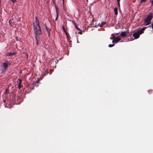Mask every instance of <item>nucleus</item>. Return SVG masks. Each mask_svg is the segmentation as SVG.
<instances>
[{
	"instance_id": "obj_1",
	"label": "nucleus",
	"mask_w": 153,
	"mask_h": 153,
	"mask_svg": "<svg viewBox=\"0 0 153 153\" xmlns=\"http://www.w3.org/2000/svg\"><path fill=\"white\" fill-rule=\"evenodd\" d=\"M33 26L35 28L34 31L36 34L35 36V38L36 40V43L38 44L39 37V36L41 34V30H38L37 28H36V27H35L34 23L33 24Z\"/></svg>"
},
{
	"instance_id": "obj_2",
	"label": "nucleus",
	"mask_w": 153,
	"mask_h": 153,
	"mask_svg": "<svg viewBox=\"0 0 153 153\" xmlns=\"http://www.w3.org/2000/svg\"><path fill=\"white\" fill-rule=\"evenodd\" d=\"M153 16L151 15H148L147 18L144 19L146 24L145 25L146 26L149 25L150 23V21L152 19Z\"/></svg>"
},
{
	"instance_id": "obj_3",
	"label": "nucleus",
	"mask_w": 153,
	"mask_h": 153,
	"mask_svg": "<svg viewBox=\"0 0 153 153\" xmlns=\"http://www.w3.org/2000/svg\"><path fill=\"white\" fill-rule=\"evenodd\" d=\"M11 63L10 61H6L2 65L3 68L4 69V71H6L8 67L10 65Z\"/></svg>"
},
{
	"instance_id": "obj_4",
	"label": "nucleus",
	"mask_w": 153,
	"mask_h": 153,
	"mask_svg": "<svg viewBox=\"0 0 153 153\" xmlns=\"http://www.w3.org/2000/svg\"><path fill=\"white\" fill-rule=\"evenodd\" d=\"M36 21L35 22L36 23V27L38 29V30H41V27L39 25V20L38 19L37 17H35Z\"/></svg>"
},
{
	"instance_id": "obj_5",
	"label": "nucleus",
	"mask_w": 153,
	"mask_h": 153,
	"mask_svg": "<svg viewBox=\"0 0 153 153\" xmlns=\"http://www.w3.org/2000/svg\"><path fill=\"white\" fill-rule=\"evenodd\" d=\"M121 39V38L119 37L114 38L112 41V43H116Z\"/></svg>"
},
{
	"instance_id": "obj_6",
	"label": "nucleus",
	"mask_w": 153,
	"mask_h": 153,
	"mask_svg": "<svg viewBox=\"0 0 153 153\" xmlns=\"http://www.w3.org/2000/svg\"><path fill=\"white\" fill-rule=\"evenodd\" d=\"M128 33V32H126L125 31L122 32L120 35V36L122 37H124L126 36V34Z\"/></svg>"
},
{
	"instance_id": "obj_7",
	"label": "nucleus",
	"mask_w": 153,
	"mask_h": 153,
	"mask_svg": "<svg viewBox=\"0 0 153 153\" xmlns=\"http://www.w3.org/2000/svg\"><path fill=\"white\" fill-rule=\"evenodd\" d=\"M133 36L135 39L138 38L140 37V35L137 32L133 34Z\"/></svg>"
},
{
	"instance_id": "obj_8",
	"label": "nucleus",
	"mask_w": 153,
	"mask_h": 153,
	"mask_svg": "<svg viewBox=\"0 0 153 153\" xmlns=\"http://www.w3.org/2000/svg\"><path fill=\"white\" fill-rule=\"evenodd\" d=\"M46 29L48 33V36H49L50 34L51 29L47 27H46Z\"/></svg>"
},
{
	"instance_id": "obj_9",
	"label": "nucleus",
	"mask_w": 153,
	"mask_h": 153,
	"mask_svg": "<svg viewBox=\"0 0 153 153\" xmlns=\"http://www.w3.org/2000/svg\"><path fill=\"white\" fill-rule=\"evenodd\" d=\"M114 13L117 16L118 14V9L117 7H115L114 8Z\"/></svg>"
},
{
	"instance_id": "obj_10",
	"label": "nucleus",
	"mask_w": 153,
	"mask_h": 153,
	"mask_svg": "<svg viewBox=\"0 0 153 153\" xmlns=\"http://www.w3.org/2000/svg\"><path fill=\"white\" fill-rule=\"evenodd\" d=\"M55 7L56 10V12H59V7L56 3H55Z\"/></svg>"
},
{
	"instance_id": "obj_11",
	"label": "nucleus",
	"mask_w": 153,
	"mask_h": 153,
	"mask_svg": "<svg viewBox=\"0 0 153 153\" xmlns=\"http://www.w3.org/2000/svg\"><path fill=\"white\" fill-rule=\"evenodd\" d=\"M73 24L74 25L76 29L78 30L81 31V30L76 26V24L74 22H73Z\"/></svg>"
},
{
	"instance_id": "obj_12",
	"label": "nucleus",
	"mask_w": 153,
	"mask_h": 153,
	"mask_svg": "<svg viewBox=\"0 0 153 153\" xmlns=\"http://www.w3.org/2000/svg\"><path fill=\"white\" fill-rule=\"evenodd\" d=\"M49 72L48 71V70H47L43 74V76H45L46 75H47L48 74Z\"/></svg>"
},
{
	"instance_id": "obj_13",
	"label": "nucleus",
	"mask_w": 153,
	"mask_h": 153,
	"mask_svg": "<svg viewBox=\"0 0 153 153\" xmlns=\"http://www.w3.org/2000/svg\"><path fill=\"white\" fill-rule=\"evenodd\" d=\"M6 99H4L3 100V102L4 103V106L5 107H7V104L6 103Z\"/></svg>"
},
{
	"instance_id": "obj_14",
	"label": "nucleus",
	"mask_w": 153,
	"mask_h": 153,
	"mask_svg": "<svg viewBox=\"0 0 153 153\" xmlns=\"http://www.w3.org/2000/svg\"><path fill=\"white\" fill-rule=\"evenodd\" d=\"M106 23V22H103L100 24V27H103V25H104Z\"/></svg>"
},
{
	"instance_id": "obj_15",
	"label": "nucleus",
	"mask_w": 153,
	"mask_h": 153,
	"mask_svg": "<svg viewBox=\"0 0 153 153\" xmlns=\"http://www.w3.org/2000/svg\"><path fill=\"white\" fill-rule=\"evenodd\" d=\"M16 53L10 52V53H8V55L10 56H12V55H13L16 54Z\"/></svg>"
},
{
	"instance_id": "obj_16",
	"label": "nucleus",
	"mask_w": 153,
	"mask_h": 153,
	"mask_svg": "<svg viewBox=\"0 0 153 153\" xmlns=\"http://www.w3.org/2000/svg\"><path fill=\"white\" fill-rule=\"evenodd\" d=\"M137 32L140 35L143 33L140 30L137 31Z\"/></svg>"
},
{
	"instance_id": "obj_17",
	"label": "nucleus",
	"mask_w": 153,
	"mask_h": 153,
	"mask_svg": "<svg viewBox=\"0 0 153 153\" xmlns=\"http://www.w3.org/2000/svg\"><path fill=\"white\" fill-rule=\"evenodd\" d=\"M9 90L8 89H6L5 91L4 92V94H7L9 92Z\"/></svg>"
},
{
	"instance_id": "obj_18",
	"label": "nucleus",
	"mask_w": 153,
	"mask_h": 153,
	"mask_svg": "<svg viewBox=\"0 0 153 153\" xmlns=\"http://www.w3.org/2000/svg\"><path fill=\"white\" fill-rule=\"evenodd\" d=\"M62 29H63V30L64 31L65 33V34L66 35H67V32H66V30H65V27H64V26H63L62 27Z\"/></svg>"
},
{
	"instance_id": "obj_19",
	"label": "nucleus",
	"mask_w": 153,
	"mask_h": 153,
	"mask_svg": "<svg viewBox=\"0 0 153 153\" xmlns=\"http://www.w3.org/2000/svg\"><path fill=\"white\" fill-rule=\"evenodd\" d=\"M18 80L19 81V82L18 83V84H21L22 80L21 79H20V78H18Z\"/></svg>"
},
{
	"instance_id": "obj_20",
	"label": "nucleus",
	"mask_w": 153,
	"mask_h": 153,
	"mask_svg": "<svg viewBox=\"0 0 153 153\" xmlns=\"http://www.w3.org/2000/svg\"><path fill=\"white\" fill-rule=\"evenodd\" d=\"M146 28V27H144L142 28L140 30L142 32H143L145 30Z\"/></svg>"
},
{
	"instance_id": "obj_21",
	"label": "nucleus",
	"mask_w": 153,
	"mask_h": 153,
	"mask_svg": "<svg viewBox=\"0 0 153 153\" xmlns=\"http://www.w3.org/2000/svg\"><path fill=\"white\" fill-rule=\"evenodd\" d=\"M114 44H110L108 45V46L109 47H111L114 46Z\"/></svg>"
},
{
	"instance_id": "obj_22",
	"label": "nucleus",
	"mask_w": 153,
	"mask_h": 153,
	"mask_svg": "<svg viewBox=\"0 0 153 153\" xmlns=\"http://www.w3.org/2000/svg\"><path fill=\"white\" fill-rule=\"evenodd\" d=\"M10 0L13 3H14L16 2V0Z\"/></svg>"
},
{
	"instance_id": "obj_23",
	"label": "nucleus",
	"mask_w": 153,
	"mask_h": 153,
	"mask_svg": "<svg viewBox=\"0 0 153 153\" xmlns=\"http://www.w3.org/2000/svg\"><path fill=\"white\" fill-rule=\"evenodd\" d=\"M18 88L19 89H20L22 87V85H21V84H18Z\"/></svg>"
},
{
	"instance_id": "obj_24",
	"label": "nucleus",
	"mask_w": 153,
	"mask_h": 153,
	"mask_svg": "<svg viewBox=\"0 0 153 153\" xmlns=\"http://www.w3.org/2000/svg\"><path fill=\"white\" fill-rule=\"evenodd\" d=\"M66 35L68 39L69 37L70 38V35L68 33H67V35Z\"/></svg>"
},
{
	"instance_id": "obj_25",
	"label": "nucleus",
	"mask_w": 153,
	"mask_h": 153,
	"mask_svg": "<svg viewBox=\"0 0 153 153\" xmlns=\"http://www.w3.org/2000/svg\"><path fill=\"white\" fill-rule=\"evenodd\" d=\"M12 22V20H10L9 21V25L10 26H11V22Z\"/></svg>"
},
{
	"instance_id": "obj_26",
	"label": "nucleus",
	"mask_w": 153,
	"mask_h": 153,
	"mask_svg": "<svg viewBox=\"0 0 153 153\" xmlns=\"http://www.w3.org/2000/svg\"><path fill=\"white\" fill-rule=\"evenodd\" d=\"M146 0H141L140 1V3H143V2H145Z\"/></svg>"
},
{
	"instance_id": "obj_27",
	"label": "nucleus",
	"mask_w": 153,
	"mask_h": 153,
	"mask_svg": "<svg viewBox=\"0 0 153 153\" xmlns=\"http://www.w3.org/2000/svg\"><path fill=\"white\" fill-rule=\"evenodd\" d=\"M56 17H58L59 12H56Z\"/></svg>"
},
{
	"instance_id": "obj_28",
	"label": "nucleus",
	"mask_w": 153,
	"mask_h": 153,
	"mask_svg": "<svg viewBox=\"0 0 153 153\" xmlns=\"http://www.w3.org/2000/svg\"><path fill=\"white\" fill-rule=\"evenodd\" d=\"M78 33L79 34H82V32H81V31L80 32H79Z\"/></svg>"
},
{
	"instance_id": "obj_29",
	"label": "nucleus",
	"mask_w": 153,
	"mask_h": 153,
	"mask_svg": "<svg viewBox=\"0 0 153 153\" xmlns=\"http://www.w3.org/2000/svg\"><path fill=\"white\" fill-rule=\"evenodd\" d=\"M117 2V4H118V6H120V2Z\"/></svg>"
},
{
	"instance_id": "obj_30",
	"label": "nucleus",
	"mask_w": 153,
	"mask_h": 153,
	"mask_svg": "<svg viewBox=\"0 0 153 153\" xmlns=\"http://www.w3.org/2000/svg\"><path fill=\"white\" fill-rule=\"evenodd\" d=\"M20 38H16V40H17V41H19L20 40Z\"/></svg>"
},
{
	"instance_id": "obj_31",
	"label": "nucleus",
	"mask_w": 153,
	"mask_h": 153,
	"mask_svg": "<svg viewBox=\"0 0 153 153\" xmlns=\"http://www.w3.org/2000/svg\"><path fill=\"white\" fill-rule=\"evenodd\" d=\"M110 39L113 40V39H114V38H113V37H112L110 38Z\"/></svg>"
},
{
	"instance_id": "obj_32",
	"label": "nucleus",
	"mask_w": 153,
	"mask_h": 153,
	"mask_svg": "<svg viewBox=\"0 0 153 153\" xmlns=\"http://www.w3.org/2000/svg\"><path fill=\"white\" fill-rule=\"evenodd\" d=\"M58 17H56V19H55V20L56 21L58 19Z\"/></svg>"
},
{
	"instance_id": "obj_33",
	"label": "nucleus",
	"mask_w": 153,
	"mask_h": 153,
	"mask_svg": "<svg viewBox=\"0 0 153 153\" xmlns=\"http://www.w3.org/2000/svg\"><path fill=\"white\" fill-rule=\"evenodd\" d=\"M45 28H46V27H47V26L46 23H45Z\"/></svg>"
},
{
	"instance_id": "obj_34",
	"label": "nucleus",
	"mask_w": 153,
	"mask_h": 153,
	"mask_svg": "<svg viewBox=\"0 0 153 153\" xmlns=\"http://www.w3.org/2000/svg\"><path fill=\"white\" fill-rule=\"evenodd\" d=\"M22 71H20V72H19V73H20V74H21V73H22Z\"/></svg>"
},
{
	"instance_id": "obj_35",
	"label": "nucleus",
	"mask_w": 153,
	"mask_h": 153,
	"mask_svg": "<svg viewBox=\"0 0 153 153\" xmlns=\"http://www.w3.org/2000/svg\"><path fill=\"white\" fill-rule=\"evenodd\" d=\"M120 0H117V2H120Z\"/></svg>"
},
{
	"instance_id": "obj_36",
	"label": "nucleus",
	"mask_w": 153,
	"mask_h": 153,
	"mask_svg": "<svg viewBox=\"0 0 153 153\" xmlns=\"http://www.w3.org/2000/svg\"><path fill=\"white\" fill-rule=\"evenodd\" d=\"M62 1H63V4H64V0H62Z\"/></svg>"
},
{
	"instance_id": "obj_37",
	"label": "nucleus",
	"mask_w": 153,
	"mask_h": 153,
	"mask_svg": "<svg viewBox=\"0 0 153 153\" xmlns=\"http://www.w3.org/2000/svg\"><path fill=\"white\" fill-rule=\"evenodd\" d=\"M53 3L55 5V3H56L55 2V1H53Z\"/></svg>"
},
{
	"instance_id": "obj_38",
	"label": "nucleus",
	"mask_w": 153,
	"mask_h": 153,
	"mask_svg": "<svg viewBox=\"0 0 153 153\" xmlns=\"http://www.w3.org/2000/svg\"><path fill=\"white\" fill-rule=\"evenodd\" d=\"M152 91H149V93H150L151 92H152Z\"/></svg>"
},
{
	"instance_id": "obj_39",
	"label": "nucleus",
	"mask_w": 153,
	"mask_h": 153,
	"mask_svg": "<svg viewBox=\"0 0 153 153\" xmlns=\"http://www.w3.org/2000/svg\"><path fill=\"white\" fill-rule=\"evenodd\" d=\"M152 4L153 5V0L152 1Z\"/></svg>"
},
{
	"instance_id": "obj_40",
	"label": "nucleus",
	"mask_w": 153,
	"mask_h": 153,
	"mask_svg": "<svg viewBox=\"0 0 153 153\" xmlns=\"http://www.w3.org/2000/svg\"><path fill=\"white\" fill-rule=\"evenodd\" d=\"M75 34H77V33H76V32H75Z\"/></svg>"
}]
</instances>
